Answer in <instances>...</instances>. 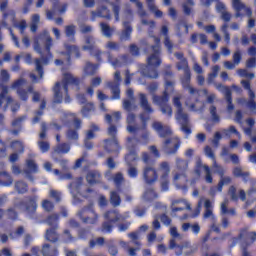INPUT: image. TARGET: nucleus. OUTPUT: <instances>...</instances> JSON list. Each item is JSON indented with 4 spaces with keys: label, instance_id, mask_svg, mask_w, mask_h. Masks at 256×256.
<instances>
[{
    "label": "nucleus",
    "instance_id": "nucleus-1",
    "mask_svg": "<svg viewBox=\"0 0 256 256\" xmlns=\"http://www.w3.org/2000/svg\"><path fill=\"white\" fill-rule=\"evenodd\" d=\"M51 47H53V38L51 37L49 30L44 29L34 39V51L41 57L35 59L36 71L38 72L40 79H43V75L45 74L42 62L44 65H49V61L53 59Z\"/></svg>",
    "mask_w": 256,
    "mask_h": 256
},
{
    "label": "nucleus",
    "instance_id": "nucleus-2",
    "mask_svg": "<svg viewBox=\"0 0 256 256\" xmlns=\"http://www.w3.org/2000/svg\"><path fill=\"white\" fill-rule=\"evenodd\" d=\"M154 41L156 44L150 47L152 54H150L147 58V65H145L141 73L143 77L147 79H157L159 77V71L157 67L161 66V39L159 37L154 36Z\"/></svg>",
    "mask_w": 256,
    "mask_h": 256
},
{
    "label": "nucleus",
    "instance_id": "nucleus-3",
    "mask_svg": "<svg viewBox=\"0 0 256 256\" xmlns=\"http://www.w3.org/2000/svg\"><path fill=\"white\" fill-rule=\"evenodd\" d=\"M26 84L27 80L20 78L12 83V89L16 90V93L21 101H28L29 93H32L33 103H39V101H41V94L39 92H35V87H33V85H29L27 89L23 88Z\"/></svg>",
    "mask_w": 256,
    "mask_h": 256
},
{
    "label": "nucleus",
    "instance_id": "nucleus-4",
    "mask_svg": "<svg viewBox=\"0 0 256 256\" xmlns=\"http://www.w3.org/2000/svg\"><path fill=\"white\" fill-rule=\"evenodd\" d=\"M174 85L175 83H173V81L166 80L162 96L157 94L152 96L153 103L158 105L163 115H167L168 117L173 115V108L169 105V89H173Z\"/></svg>",
    "mask_w": 256,
    "mask_h": 256
},
{
    "label": "nucleus",
    "instance_id": "nucleus-5",
    "mask_svg": "<svg viewBox=\"0 0 256 256\" xmlns=\"http://www.w3.org/2000/svg\"><path fill=\"white\" fill-rule=\"evenodd\" d=\"M142 161L146 165L143 169V179L147 185H153L159 179V175L155 169V160L147 152H143Z\"/></svg>",
    "mask_w": 256,
    "mask_h": 256
},
{
    "label": "nucleus",
    "instance_id": "nucleus-6",
    "mask_svg": "<svg viewBox=\"0 0 256 256\" xmlns=\"http://www.w3.org/2000/svg\"><path fill=\"white\" fill-rule=\"evenodd\" d=\"M173 105L176 107V120L181 125V131L185 133V135H191L193 131L191 130L190 122H189V114L183 112V104L181 103V97L176 96L173 98Z\"/></svg>",
    "mask_w": 256,
    "mask_h": 256
},
{
    "label": "nucleus",
    "instance_id": "nucleus-7",
    "mask_svg": "<svg viewBox=\"0 0 256 256\" xmlns=\"http://www.w3.org/2000/svg\"><path fill=\"white\" fill-rule=\"evenodd\" d=\"M139 99H140V107L143 109V111L148 115H145V113L140 114V119L142 121V128L147 131V121L151 119L149 115H152L154 113L153 107L151 104H149V99L147 98V95L144 93L139 94Z\"/></svg>",
    "mask_w": 256,
    "mask_h": 256
},
{
    "label": "nucleus",
    "instance_id": "nucleus-8",
    "mask_svg": "<svg viewBox=\"0 0 256 256\" xmlns=\"http://www.w3.org/2000/svg\"><path fill=\"white\" fill-rule=\"evenodd\" d=\"M39 196L32 195V196H25L26 201H20L17 206L24 207L25 212L30 217V219H35L37 213V201Z\"/></svg>",
    "mask_w": 256,
    "mask_h": 256
},
{
    "label": "nucleus",
    "instance_id": "nucleus-9",
    "mask_svg": "<svg viewBox=\"0 0 256 256\" xmlns=\"http://www.w3.org/2000/svg\"><path fill=\"white\" fill-rule=\"evenodd\" d=\"M77 217L81 219L85 225H97L99 221V215L95 213V210L91 206L82 208L78 213Z\"/></svg>",
    "mask_w": 256,
    "mask_h": 256
},
{
    "label": "nucleus",
    "instance_id": "nucleus-10",
    "mask_svg": "<svg viewBox=\"0 0 256 256\" xmlns=\"http://www.w3.org/2000/svg\"><path fill=\"white\" fill-rule=\"evenodd\" d=\"M106 87L111 91L112 101L121 99V72L119 70L114 73V81L106 82Z\"/></svg>",
    "mask_w": 256,
    "mask_h": 256
},
{
    "label": "nucleus",
    "instance_id": "nucleus-11",
    "mask_svg": "<svg viewBox=\"0 0 256 256\" xmlns=\"http://www.w3.org/2000/svg\"><path fill=\"white\" fill-rule=\"evenodd\" d=\"M85 43L86 45L82 47L83 51H89L90 55L95 57L98 63H101V61H103V51L95 45V38L93 36H86Z\"/></svg>",
    "mask_w": 256,
    "mask_h": 256
},
{
    "label": "nucleus",
    "instance_id": "nucleus-12",
    "mask_svg": "<svg viewBox=\"0 0 256 256\" xmlns=\"http://www.w3.org/2000/svg\"><path fill=\"white\" fill-rule=\"evenodd\" d=\"M232 7L234 9L235 17H249L251 19L253 17V10L251 7H247L245 3L241 2V0H232Z\"/></svg>",
    "mask_w": 256,
    "mask_h": 256
},
{
    "label": "nucleus",
    "instance_id": "nucleus-13",
    "mask_svg": "<svg viewBox=\"0 0 256 256\" xmlns=\"http://www.w3.org/2000/svg\"><path fill=\"white\" fill-rule=\"evenodd\" d=\"M39 252L43 256H59V248L49 243H44L41 250L39 249V247L32 248L33 255L39 256Z\"/></svg>",
    "mask_w": 256,
    "mask_h": 256
},
{
    "label": "nucleus",
    "instance_id": "nucleus-14",
    "mask_svg": "<svg viewBox=\"0 0 256 256\" xmlns=\"http://www.w3.org/2000/svg\"><path fill=\"white\" fill-rule=\"evenodd\" d=\"M242 239L246 243V247H249V245L256 242V232H249L246 228L241 229L238 237L233 238L232 245H237V242L242 241Z\"/></svg>",
    "mask_w": 256,
    "mask_h": 256
},
{
    "label": "nucleus",
    "instance_id": "nucleus-15",
    "mask_svg": "<svg viewBox=\"0 0 256 256\" xmlns=\"http://www.w3.org/2000/svg\"><path fill=\"white\" fill-rule=\"evenodd\" d=\"M80 83L81 81L79 80V78H75L69 73H66L64 75L63 90L66 93L65 103H71V97H69V86L75 85V87H79Z\"/></svg>",
    "mask_w": 256,
    "mask_h": 256
},
{
    "label": "nucleus",
    "instance_id": "nucleus-16",
    "mask_svg": "<svg viewBox=\"0 0 256 256\" xmlns=\"http://www.w3.org/2000/svg\"><path fill=\"white\" fill-rule=\"evenodd\" d=\"M214 85L217 91L223 93V95L225 96L226 102L228 103L227 110L233 111V109H235V105L233 104V93L231 92V88L221 83H214Z\"/></svg>",
    "mask_w": 256,
    "mask_h": 256
},
{
    "label": "nucleus",
    "instance_id": "nucleus-17",
    "mask_svg": "<svg viewBox=\"0 0 256 256\" xmlns=\"http://www.w3.org/2000/svg\"><path fill=\"white\" fill-rule=\"evenodd\" d=\"M180 147H181L180 139L168 138L163 143V151L166 153V155H176Z\"/></svg>",
    "mask_w": 256,
    "mask_h": 256
},
{
    "label": "nucleus",
    "instance_id": "nucleus-18",
    "mask_svg": "<svg viewBox=\"0 0 256 256\" xmlns=\"http://www.w3.org/2000/svg\"><path fill=\"white\" fill-rule=\"evenodd\" d=\"M159 173H161V179H162V191H169V173H171V166L169 165V162L164 161L161 162L159 165Z\"/></svg>",
    "mask_w": 256,
    "mask_h": 256
},
{
    "label": "nucleus",
    "instance_id": "nucleus-19",
    "mask_svg": "<svg viewBox=\"0 0 256 256\" xmlns=\"http://www.w3.org/2000/svg\"><path fill=\"white\" fill-rule=\"evenodd\" d=\"M66 51L61 52V55H65L67 57L66 64L71 65V56L74 55L75 59H81V50L77 45H64Z\"/></svg>",
    "mask_w": 256,
    "mask_h": 256
},
{
    "label": "nucleus",
    "instance_id": "nucleus-20",
    "mask_svg": "<svg viewBox=\"0 0 256 256\" xmlns=\"http://www.w3.org/2000/svg\"><path fill=\"white\" fill-rule=\"evenodd\" d=\"M181 84L183 89L189 91L190 95H199V90L191 86V70H189V68H185L184 75L181 78Z\"/></svg>",
    "mask_w": 256,
    "mask_h": 256
},
{
    "label": "nucleus",
    "instance_id": "nucleus-21",
    "mask_svg": "<svg viewBox=\"0 0 256 256\" xmlns=\"http://www.w3.org/2000/svg\"><path fill=\"white\" fill-rule=\"evenodd\" d=\"M152 129L156 131V133L161 137V139H165L167 137H171L173 132L169 126H164L161 122H153Z\"/></svg>",
    "mask_w": 256,
    "mask_h": 256
},
{
    "label": "nucleus",
    "instance_id": "nucleus-22",
    "mask_svg": "<svg viewBox=\"0 0 256 256\" xmlns=\"http://www.w3.org/2000/svg\"><path fill=\"white\" fill-rule=\"evenodd\" d=\"M104 149L105 151H107V153L119 154V152L121 151V145H119V140L117 138L105 139Z\"/></svg>",
    "mask_w": 256,
    "mask_h": 256
},
{
    "label": "nucleus",
    "instance_id": "nucleus-23",
    "mask_svg": "<svg viewBox=\"0 0 256 256\" xmlns=\"http://www.w3.org/2000/svg\"><path fill=\"white\" fill-rule=\"evenodd\" d=\"M97 17L101 19L111 20V10L107 6H100L96 11L91 12V21H95Z\"/></svg>",
    "mask_w": 256,
    "mask_h": 256
},
{
    "label": "nucleus",
    "instance_id": "nucleus-24",
    "mask_svg": "<svg viewBox=\"0 0 256 256\" xmlns=\"http://www.w3.org/2000/svg\"><path fill=\"white\" fill-rule=\"evenodd\" d=\"M7 93H9V88L2 85V90L0 93V109L3 111H7L9 104L13 102V98H11V96L7 97Z\"/></svg>",
    "mask_w": 256,
    "mask_h": 256
},
{
    "label": "nucleus",
    "instance_id": "nucleus-25",
    "mask_svg": "<svg viewBox=\"0 0 256 256\" xmlns=\"http://www.w3.org/2000/svg\"><path fill=\"white\" fill-rule=\"evenodd\" d=\"M25 121H27V115L15 118L11 123V127L14 128L10 130L11 135H15V137H17V135H19V133H21L23 130V124Z\"/></svg>",
    "mask_w": 256,
    "mask_h": 256
},
{
    "label": "nucleus",
    "instance_id": "nucleus-26",
    "mask_svg": "<svg viewBox=\"0 0 256 256\" xmlns=\"http://www.w3.org/2000/svg\"><path fill=\"white\" fill-rule=\"evenodd\" d=\"M123 30L119 33V41H131V35H133V26L131 22H123Z\"/></svg>",
    "mask_w": 256,
    "mask_h": 256
},
{
    "label": "nucleus",
    "instance_id": "nucleus-27",
    "mask_svg": "<svg viewBox=\"0 0 256 256\" xmlns=\"http://www.w3.org/2000/svg\"><path fill=\"white\" fill-rule=\"evenodd\" d=\"M228 193L232 199V201L236 202L239 201V199H241L242 201H246L247 200V194L245 193V190H240L239 191V196L237 195V188H235V186H230Z\"/></svg>",
    "mask_w": 256,
    "mask_h": 256
},
{
    "label": "nucleus",
    "instance_id": "nucleus-28",
    "mask_svg": "<svg viewBox=\"0 0 256 256\" xmlns=\"http://www.w3.org/2000/svg\"><path fill=\"white\" fill-rule=\"evenodd\" d=\"M54 99L52 101V105H61L63 103V93H61V82H56L53 87Z\"/></svg>",
    "mask_w": 256,
    "mask_h": 256
},
{
    "label": "nucleus",
    "instance_id": "nucleus-29",
    "mask_svg": "<svg viewBox=\"0 0 256 256\" xmlns=\"http://www.w3.org/2000/svg\"><path fill=\"white\" fill-rule=\"evenodd\" d=\"M59 228H48L45 233L46 241L50 243H57L59 241L60 235L58 231Z\"/></svg>",
    "mask_w": 256,
    "mask_h": 256
},
{
    "label": "nucleus",
    "instance_id": "nucleus-30",
    "mask_svg": "<svg viewBox=\"0 0 256 256\" xmlns=\"http://www.w3.org/2000/svg\"><path fill=\"white\" fill-rule=\"evenodd\" d=\"M45 223L50 227V229H59V214L52 213L48 215L45 219Z\"/></svg>",
    "mask_w": 256,
    "mask_h": 256
},
{
    "label": "nucleus",
    "instance_id": "nucleus-31",
    "mask_svg": "<svg viewBox=\"0 0 256 256\" xmlns=\"http://www.w3.org/2000/svg\"><path fill=\"white\" fill-rule=\"evenodd\" d=\"M104 219L109 223L115 224L119 222V219H121V214H119V211L117 210H108L104 214Z\"/></svg>",
    "mask_w": 256,
    "mask_h": 256
},
{
    "label": "nucleus",
    "instance_id": "nucleus-32",
    "mask_svg": "<svg viewBox=\"0 0 256 256\" xmlns=\"http://www.w3.org/2000/svg\"><path fill=\"white\" fill-rule=\"evenodd\" d=\"M105 121L110 125L108 127V135H110L112 139H117V126L113 125V116H111V114H106Z\"/></svg>",
    "mask_w": 256,
    "mask_h": 256
},
{
    "label": "nucleus",
    "instance_id": "nucleus-33",
    "mask_svg": "<svg viewBox=\"0 0 256 256\" xmlns=\"http://www.w3.org/2000/svg\"><path fill=\"white\" fill-rule=\"evenodd\" d=\"M7 17H9V13L5 12L3 14V21L1 22L0 27H5L6 29H9L10 34L12 36V40L15 44V47H17L19 49L21 47V44L19 43V38H17V36H15V34H13V30H11V28L9 27V24H7V21H5L7 19Z\"/></svg>",
    "mask_w": 256,
    "mask_h": 256
},
{
    "label": "nucleus",
    "instance_id": "nucleus-34",
    "mask_svg": "<svg viewBox=\"0 0 256 256\" xmlns=\"http://www.w3.org/2000/svg\"><path fill=\"white\" fill-rule=\"evenodd\" d=\"M86 180L89 185H96V183H101V173L92 170L87 173Z\"/></svg>",
    "mask_w": 256,
    "mask_h": 256
},
{
    "label": "nucleus",
    "instance_id": "nucleus-35",
    "mask_svg": "<svg viewBox=\"0 0 256 256\" xmlns=\"http://www.w3.org/2000/svg\"><path fill=\"white\" fill-rule=\"evenodd\" d=\"M125 161L128 167H133V165H137V161H139L137 150L133 149L128 154H126Z\"/></svg>",
    "mask_w": 256,
    "mask_h": 256
},
{
    "label": "nucleus",
    "instance_id": "nucleus-36",
    "mask_svg": "<svg viewBox=\"0 0 256 256\" xmlns=\"http://www.w3.org/2000/svg\"><path fill=\"white\" fill-rule=\"evenodd\" d=\"M234 177H241L244 183H249V178L251 177V173L243 172L241 167H234L232 171Z\"/></svg>",
    "mask_w": 256,
    "mask_h": 256
},
{
    "label": "nucleus",
    "instance_id": "nucleus-37",
    "mask_svg": "<svg viewBox=\"0 0 256 256\" xmlns=\"http://www.w3.org/2000/svg\"><path fill=\"white\" fill-rule=\"evenodd\" d=\"M0 185L1 187H11L13 185V178L7 172H0Z\"/></svg>",
    "mask_w": 256,
    "mask_h": 256
},
{
    "label": "nucleus",
    "instance_id": "nucleus-38",
    "mask_svg": "<svg viewBox=\"0 0 256 256\" xmlns=\"http://www.w3.org/2000/svg\"><path fill=\"white\" fill-rule=\"evenodd\" d=\"M11 149L16 151L19 155H23L25 153V144L21 140H14L10 143Z\"/></svg>",
    "mask_w": 256,
    "mask_h": 256
},
{
    "label": "nucleus",
    "instance_id": "nucleus-39",
    "mask_svg": "<svg viewBox=\"0 0 256 256\" xmlns=\"http://www.w3.org/2000/svg\"><path fill=\"white\" fill-rule=\"evenodd\" d=\"M26 167L28 169V170H25L26 175H29V173L39 172V166L35 163V160L33 159L26 160Z\"/></svg>",
    "mask_w": 256,
    "mask_h": 256
},
{
    "label": "nucleus",
    "instance_id": "nucleus-40",
    "mask_svg": "<svg viewBox=\"0 0 256 256\" xmlns=\"http://www.w3.org/2000/svg\"><path fill=\"white\" fill-rule=\"evenodd\" d=\"M66 37L70 39L72 43H75V34L77 33V26L71 24L65 27Z\"/></svg>",
    "mask_w": 256,
    "mask_h": 256
},
{
    "label": "nucleus",
    "instance_id": "nucleus-41",
    "mask_svg": "<svg viewBox=\"0 0 256 256\" xmlns=\"http://www.w3.org/2000/svg\"><path fill=\"white\" fill-rule=\"evenodd\" d=\"M190 227H191L192 233H194V235L201 233V226L198 223H195V224L184 223V224H182V231L187 232V231H189Z\"/></svg>",
    "mask_w": 256,
    "mask_h": 256
},
{
    "label": "nucleus",
    "instance_id": "nucleus-42",
    "mask_svg": "<svg viewBox=\"0 0 256 256\" xmlns=\"http://www.w3.org/2000/svg\"><path fill=\"white\" fill-rule=\"evenodd\" d=\"M110 203L112 207H119L121 205V195H119V192L115 190L110 192Z\"/></svg>",
    "mask_w": 256,
    "mask_h": 256
},
{
    "label": "nucleus",
    "instance_id": "nucleus-43",
    "mask_svg": "<svg viewBox=\"0 0 256 256\" xmlns=\"http://www.w3.org/2000/svg\"><path fill=\"white\" fill-rule=\"evenodd\" d=\"M15 189L19 195H25V193L29 191V185L26 182L20 180L15 183Z\"/></svg>",
    "mask_w": 256,
    "mask_h": 256
},
{
    "label": "nucleus",
    "instance_id": "nucleus-44",
    "mask_svg": "<svg viewBox=\"0 0 256 256\" xmlns=\"http://www.w3.org/2000/svg\"><path fill=\"white\" fill-rule=\"evenodd\" d=\"M241 85L246 91H248L249 101H255V92L251 89V82L249 80H242Z\"/></svg>",
    "mask_w": 256,
    "mask_h": 256
},
{
    "label": "nucleus",
    "instance_id": "nucleus-45",
    "mask_svg": "<svg viewBox=\"0 0 256 256\" xmlns=\"http://www.w3.org/2000/svg\"><path fill=\"white\" fill-rule=\"evenodd\" d=\"M100 27H101V31H102V34L104 35V37H108V39H110V37H113V33L115 30L113 28H111V26H109V24H107L105 22H101Z\"/></svg>",
    "mask_w": 256,
    "mask_h": 256
},
{
    "label": "nucleus",
    "instance_id": "nucleus-46",
    "mask_svg": "<svg viewBox=\"0 0 256 256\" xmlns=\"http://www.w3.org/2000/svg\"><path fill=\"white\" fill-rule=\"evenodd\" d=\"M97 69H99V64L87 62L84 67V73L85 75H95V73H97Z\"/></svg>",
    "mask_w": 256,
    "mask_h": 256
},
{
    "label": "nucleus",
    "instance_id": "nucleus-47",
    "mask_svg": "<svg viewBox=\"0 0 256 256\" xmlns=\"http://www.w3.org/2000/svg\"><path fill=\"white\" fill-rule=\"evenodd\" d=\"M81 185H83V178H78L77 181L71 182L69 184L70 193L72 195H75V193L79 192V189H81Z\"/></svg>",
    "mask_w": 256,
    "mask_h": 256
},
{
    "label": "nucleus",
    "instance_id": "nucleus-48",
    "mask_svg": "<svg viewBox=\"0 0 256 256\" xmlns=\"http://www.w3.org/2000/svg\"><path fill=\"white\" fill-rule=\"evenodd\" d=\"M216 169H217V173L219 175V177H221V182L224 183V185H229V183H231V177L226 176L225 177V169H223V167L216 165Z\"/></svg>",
    "mask_w": 256,
    "mask_h": 256
},
{
    "label": "nucleus",
    "instance_id": "nucleus-49",
    "mask_svg": "<svg viewBox=\"0 0 256 256\" xmlns=\"http://www.w3.org/2000/svg\"><path fill=\"white\" fill-rule=\"evenodd\" d=\"M174 203L175 204L183 203L185 207H173L172 213H178V211H185V209H187L188 211H191V204L188 203L186 200H175Z\"/></svg>",
    "mask_w": 256,
    "mask_h": 256
},
{
    "label": "nucleus",
    "instance_id": "nucleus-50",
    "mask_svg": "<svg viewBox=\"0 0 256 256\" xmlns=\"http://www.w3.org/2000/svg\"><path fill=\"white\" fill-rule=\"evenodd\" d=\"M106 245L108 247V253L112 256H117L119 254V250L117 249V246L115 245V240H108L106 242Z\"/></svg>",
    "mask_w": 256,
    "mask_h": 256
},
{
    "label": "nucleus",
    "instance_id": "nucleus-51",
    "mask_svg": "<svg viewBox=\"0 0 256 256\" xmlns=\"http://www.w3.org/2000/svg\"><path fill=\"white\" fill-rule=\"evenodd\" d=\"M103 247L105 245V238L104 237H98L96 239H91L89 241V247L90 249H95V247Z\"/></svg>",
    "mask_w": 256,
    "mask_h": 256
},
{
    "label": "nucleus",
    "instance_id": "nucleus-52",
    "mask_svg": "<svg viewBox=\"0 0 256 256\" xmlns=\"http://www.w3.org/2000/svg\"><path fill=\"white\" fill-rule=\"evenodd\" d=\"M189 167V162L185 159L177 158L176 159V168L178 171H187V168Z\"/></svg>",
    "mask_w": 256,
    "mask_h": 256
},
{
    "label": "nucleus",
    "instance_id": "nucleus-53",
    "mask_svg": "<svg viewBox=\"0 0 256 256\" xmlns=\"http://www.w3.org/2000/svg\"><path fill=\"white\" fill-rule=\"evenodd\" d=\"M101 1H104V3H108L109 5H111L115 19H116V21H118L119 13L121 12V6L119 4H115V2H111L109 0H101Z\"/></svg>",
    "mask_w": 256,
    "mask_h": 256
},
{
    "label": "nucleus",
    "instance_id": "nucleus-54",
    "mask_svg": "<svg viewBox=\"0 0 256 256\" xmlns=\"http://www.w3.org/2000/svg\"><path fill=\"white\" fill-rule=\"evenodd\" d=\"M6 215L10 221H17L19 219V212L15 208H8L6 210Z\"/></svg>",
    "mask_w": 256,
    "mask_h": 256
},
{
    "label": "nucleus",
    "instance_id": "nucleus-55",
    "mask_svg": "<svg viewBox=\"0 0 256 256\" xmlns=\"http://www.w3.org/2000/svg\"><path fill=\"white\" fill-rule=\"evenodd\" d=\"M113 181H114V184L117 187V189H119V187H121V185H123V181H125V177H123V173L118 172V173L114 174Z\"/></svg>",
    "mask_w": 256,
    "mask_h": 256
},
{
    "label": "nucleus",
    "instance_id": "nucleus-56",
    "mask_svg": "<svg viewBox=\"0 0 256 256\" xmlns=\"http://www.w3.org/2000/svg\"><path fill=\"white\" fill-rule=\"evenodd\" d=\"M91 111H95V104H93L92 102H89L84 105V107L81 110V113L82 115H84V117H88Z\"/></svg>",
    "mask_w": 256,
    "mask_h": 256
},
{
    "label": "nucleus",
    "instance_id": "nucleus-57",
    "mask_svg": "<svg viewBox=\"0 0 256 256\" xmlns=\"http://www.w3.org/2000/svg\"><path fill=\"white\" fill-rule=\"evenodd\" d=\"M66 137L70 141H78L79 140V130L69 129L66 132Z\"/></svg>",
    "mask_w": 256,
    "mask_h": 256
},
{
    "label": "nucleus",
    "instance_id": "nucleus-58",
    "mask_svg": "<svg viewBox=\"0 0 256 256\" xmlns=\"http://www.w3.org/2000/svg\"><path fill=\"white\" fill-rule=\"evenodd\" d=\"M55 151L56 153L66 154L71 151V146L68 143H61L57 145Z\"/></svg>",
    "mask_w": 256,
    "mask_h": 256
},
{
    "label": "nucleus",
    "instance_id": "nucleus-59",
    "mask_svg": "<svg viewBox=\"0 0 256 256\" xmlns=\"http://www.w3.org/2000/svg\"><path fill=\"white\" fill-rule=\"evenodd\" d=\"M210 115L212 117V121L214 123H219L221 121V118L219 117V114H217V107L215 105H211L209 108Z\"/></svg>",
    "mask_w": 256,
    "mask_h": 256
},
{
    "label": "nucleus",
    "instance_id": "nucleus-60",
    "mask_svg": "<svg viewBox=\"0 0 256 256\" xmlns=\"http://www.w3.org/2000/svg\"><path fill=\"white\" fill-rule=\"evenodd\" d=\"M42 208L47 213H51V211H53V209H55V204L51 200L45 199L42 201Z\"/></svg>",
    "mask_w": 256,
    "mask_h": 256
},
{
    "label": "nucleus",
    "instance_id": "nucleus-61",
    "mask_svg": "<svg viewBox=\"0 0 256 256\" xmlns=\"http://www.w3.org/2000/svg\"><path fill=\"white\" fill-rule=\"evenodd\" d=\"M105 47L108 51H121V44L118 42L108 41Z\"/></svg>",
    "mask_w": 256,
    "mask_h": 256
},
{
    "label": "nucleus",
    "instance_id": "nucleus-62",
    "mask_svg": "<svg viewBox=\"0 0 256 256\" xmlns=\"http://www.w3.org/2000/svg\"><path fill=\"white\" fill-rule=\"evenodd\" d=\"M99 131V126L93 124L91 129L86 132V136L84 139H95V132Z\"/></svg>",
    "mask_w": 256,
    "mask_h": 256
},
{
    "label": "nucleus",
    "instance_id": "nucleus-63",
    "mask_svg": "<svg viewBox=\"0 0 256 256\" xmlns=\"http://www.w3.org/2000/svg\"><path fill=\"white\" fill-rule=\"evenodd\" d=\"M102 233H113V223L109 221H105L101 226Z\"/></svg>",
    "mask_w": 256,
    "mask_h": 256
},
{
    "label": "nucleus",
    "instance_id": "nucleus-64",
    "mask_svg": "<svg viewBox=\"0 0 256 256\" xmlns=\"http://www.w3.org/2000/svg\"><path fill=\"white\" fill-rule=\"evenodd\" d=\"M49 197L53 199L55 203H59L62 199V194L57 190H50Z\"/></svg>",
    "mask_w": 256,
    "mask_h": 256
}]
</instances>
